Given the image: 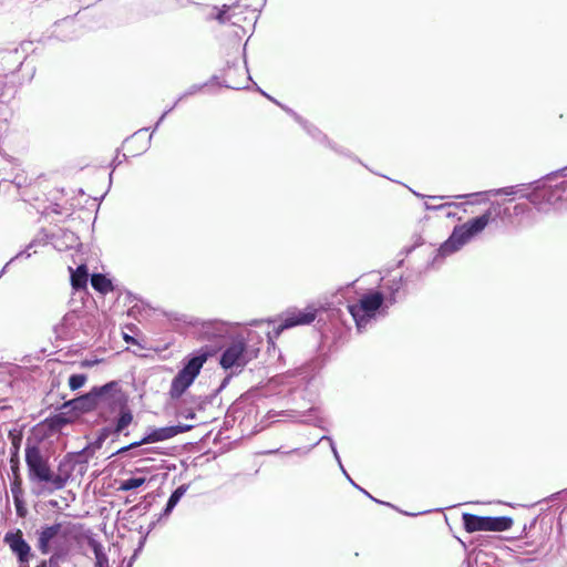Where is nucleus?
Listing matches in <instances>:
<instances>
[{"label":"nucleus","instance_id":"nucleus-1","mask_svg":"<svg viewBox=\"0 0 567 567\" xmlns=\"http://www.w3.org/2000/svg\"><path fill=\"white\" fill-rule=\"evenodd\" d=\"M60 415H69L61 423H50L48 419L35 425H66L73 416L95 411L107 425H130L133 413L128 408V395L118 381H109L102 385H94L86 393L64 401L60 408Z\"/></svg>","mask_w":567,"mask_h":567},{"label":"nucleus","instance_id":"nucleus-2","mask_svg":"<svg viewBox=\"0 0 567 567\" xmlns=\"http://www.w3.org/2000/svg\"><path fill=\"white\" fill-rule=\"evenodd\" d=\"M556 178H548V174L543 178L529 184H518L506 186L502 188H494L486 192H478L474 194H463L455 196L456 198H468L472 196H518L526 198L535 206L538 212H547L546 205H554L564 198L567 192V182H559L553 184Z\"/></svg>","mask_w":567,"mask_h":567},{"label":"nucleus","instance_id":"nucleus-3","mask_svg":"<svg viewBox=\"0 0 567 567\" xmlns=\"http://www.w3.org/2000/svg\"><path fill=\"white\" fill-rule=\"evenodd\" d=\"M499 209V203H493L491 208L486 209L483 214L470 218L461 225H456L447 239L439 248L431 250L433 257L429 260L427 268L440 266L447 256L460 251L467 243L483 233L488 224L498 217Z\"/></svg>","mask_w":567,"mask_h":567},{"label":"nucleus","instance_id":"nucleus-4","mask_svg":"<svg viewBox=\"0 0 567 567\" xmlns=\"http://www.w3.org/2000/svg\"><path fill=\"white\" fill-rule=\"evenodd\" d=\"M258 352L259 349L249 347L247 340L241 334L233 337L219 355L220 367L225 371H230V373L223 378L212 394L197 398L195 404L198 410H203L205 404H213L217 394L229 384L231 378L239 374L249 361L257 358Z\"/></svg>","mask_w":567,"mask_h":567},{"label":"nucleus","instance_id":"nucleus-5","mask_svg":"<svg viewBox=\"0 0 567 567\" xmlns=\"http://www.w3.org/2000/svg\"><path fill=\"white\" fill-rule=\"evenodd\" d=\"M24 461L29 480L37 484L49 485L50 493L64 488L73 471V467L68 471L64 470L65 464L62 461L58 466L59 473H54L50 466L49 456L41 455L38 447L31 441L25 443Z\"/></svg>","mask_w":567,"mask_h":567},{"label":"nucleus","instance_id":"nucleus-6","mask_svg":"<svg viewBox=\"0 0 567 567\" xmlns=\"http://www.w3.org/2000/svg\"><path fill=\"white\" fill-rule=\"evenodd\" d=\"M389 308L385 293L378 288L368 289L355 302L346 305L347 312L351 316L358 333L365 332L378 320L385 318Z\"/></svg>","mask_w":567,"mask_h":567},{"label":"nucleus","instance_id":"nucleus-7","mask_svg":"<svg viewBox=\"0 0 567 567\" xmlns=\"http://www.w3.org/2000/svg\"><path fill=\"white\" fill-rule=\"evenodd\" d=\"M327 440L329 442V445H330V449H331V452L339 465V468L340 471L342 472V474L344 475V477L349 481V483L354 487L357 488L358 491H360L363 495H365L368 498H370L372 502L377 503V504H380V505H384V506H388V507H391L393 508L394 511H398L399 513L405 515V516H411V517H414L416 515H420V513H411V512H406V511H402L400 509L399 507H396L395 505L389 503V502H385V501H381L379 498H375L373 495H371L367 489H364L363 487H361L360 485H358L353 480L352 477L349 475V473L347 472V470L344 468L343 464H342V461H341V457L339 455V452L337 450V446H336V443L334 441L332 440L331 436H328V435H322L320 436L315 443L310 444L309 446H305V447H295L290 451H287V452H281L280 449H274V450H268V451H265L262 452L261 454H266V455H272V454H278V453H281V454H286V455H292V454H296V455H299V456H305L307 455L316 445H318L320 442ZM430 511H424V512H421V514H425V513H429Z\"/></svg>","mask_w":567,"mask_h":567},{"label":"nucleus","instance_id":"nucleus-8","mask_svg":"<svg viewBox=\"0 0 567 567\" xmlns=\"http://www.w3.org/2000/svg\"><path fill=\"white\" fill-rule=\"evenodd\" d=\"M210 352L202 348L187 355L183 367L172 380L169 395L173 400L179 399L194 383Z\"/></svg>","mask_w":567,"mask_h":567},{"label":"nucleus","instance_id":"nucleus-9","mask_svg":"<svg viewBox=\"0 0 567 567\" xmlns=\"http://www.w3.org/2000/svg\"><path fill=\"white\" fill-rule=\"evenodd\" d=\"M70 523L54 522L53 524H43L35 529L37 549L42 555H49L53 549L68 546L71 535Z\"/></svg>","mask_w":567,"mask_h":567},{"label":"nucleus","instance_id":"nucleus-10","mask_svg":"<svg viewBox=\"0 0 567 567\" xmlns=\"http://www.w3.org/2000/svg\"><path fill=\"white\" fill-rule=\"evenodd\" d=\"M189 324L194 328V332L202 341H210L215 348H220L226 340H230L234 336L231 333V324L227 321L219 319H193Z\"/></svg>","mask_w":567,"mask_h":567},{"label":"nucleus","instance_id":"nucleus-11","mask_svg":"<svg viewBox=\"0 0 567 567\" xmlns=\"http://www.w3.org/2000/svg\"><path fill=\"white\" fill-rule=\"evenodd\" d=\"M252 392H247L238 398L227 410L223 425H258L257 406L254 404Z\"/></svg>","mask_w":567,"mask_h":567},{"label":"nucleus","instance_id":"nucleus-12","mask_svg":"<svg viewBox=\"0 0 567 567\" xmlns=\"http://www.w3.org/2000/svg\"><path fill=\"white\" fill-rule=\"evenodd\" d=\"M462 524L467 533L505 532L512 528L514 520L511 516H481L463 513Z\"/></svg>","mask_w":567,"mask_h":567},{"label":"nucleus","instance_id":"nucleus-13","mask_svg":"<svg viewBox=\"0 0 567 567\" xmlns=\"http://www.w3.org/2000/svg\"><path fill=\"white\" fill-rule=\"evenodd\" d=\"M319 313L316 305H308L303 309L290 307L278 316V326L275 327L276 334H280L284 330L299 326H308L312 323Z\"/></svg>","mask_w":567,"mask_h":567},{"label":"nucleus","instance_id":"nucleus-14","mask_svg":"<svg viewBox=\"0 0 567 567\" xmlns=\"http://www.w3.org/2000/svg\"><path fill=\"white\" fill-rule=\"evenodd\" d=\"M62 430L63 427H31L25 443L31 441L32 444L38 447L41 455H48L50 457V455L55 452L56 444H59L60 441L61 444L64 445L63 435H65V433Z\"/></svg>","mask_w":567,"mask_h":567},{"label":"nucleus","instance_id":"nucleus-15","mask_svg":"<svg viewBox=\"0 0 567 567\" xmlns=\"http://www.w3.org/2000/svg\"><path fill=\"white\" fill-rule=\"evenodd\" d=\"M193 427H153L145 433L138 441H134L118 449L115 454H123L126 451L138 447L144 444L157 443L174 437L179 433L187 432Z\"/></svg>","mask_w":567,"mask_h":567},{"label":"nucleus","instance_id":"nucleus-16","mask_svg":"<svg viewBox=\"0 0 567 567\" xmlns=\"http://www.w3.org/2000/svg\"><path fill=\"white\" fill-rule=\"evenodd\" d=\"M264 427H259V430H257L255 427V430L250 431L247 435H245L244 433H239V431H238L239 427H218L217 433L213 437V443L215 445L219 444L220 446L215 452V455L223 454V453L231 450L240 441H243L245 439V436H248V437L252 436V435L257 434Z\"/></svg>","mask_w":567,"mask_h":567},{"label":"nucleus","instance_id":"nucleus-17","mask_svg":"<svg viewBox=\"0 0 567 567\" xmlns=\"http://www.w3.org/2000/svg\"><path fill=\"white\" fill-rule=\"evenodd\" d=\"M3 543L10 548L17 560L33 559L35 554L23 537L21 529L9 530L4 534Z\"/></svg>","mask_w":567,"mask_h":567},{"label":"nucleus","instance_id":"nucleus-18","mask_svg":"<svg viewBox=\"0 0 567 567\" xmlns=\"http://www.w3.org/2000/svg\"><path fill=\"white\" fill-rule=\"evenodd\" d=\"M124 430H127V427H101L100 432L91 439L89 435H85V439L87 440L86 445L78 452L79 457H81L82 462H87L97 450H100L105 442V440L111 434H117L124 433Z\"/></svg>","mask_w":567,"mask_h":567},{"label":"nucleus","instance_id":"nucleus-19","mask_svg":"<svg viewBox=\"0 0 567 567\" xmlns=\"http://www.w3.org/2000/svg\"><path fill=\"white\" fill-rule=\"evenodd\" d=\"M25 60L24 50L18 47L0 49V78L18 71Z\"/></svg>","mask_w":567,"mask_h":567},{"label":"nucleus","instance_id":"nucleus-20","mask_svg":"<svg viewBox=\"0 0 567 567\" xmlns=\"http://www.w3.org/2000/svg\"><path fill=\"white\" fill-rule=\"evenodd\" d=\"M334 298L337 299L336 301L332 300L330 302H324L317 306L319 309V321L327 319L330 320L333 324L340 323L343 326L347 321L344 319L346 313L340 307H338V305L341 303L340 298L338 296Z\"/></svg>","mask_w":567,"mask_h":567},{"label":"nucleus","instance_id":"nucleus-21","mask_svg":"<svg viewBox=\"0 0 567 567\" xmlns=\"http://www.w3.org/2000/svg\"><path fill=\"white\" fill-rule=\"evenodd\" d=\"M328 362V354L320 353L307 363L296 369V374L303 381H310Z\"/></svg>","mask_w":567,"mask_h":567},{"label":"nucleus","instance_id":"nucleus-22","mask_svg":"<svg viewBox=\"0 0 567 567\" xmlns=\"http://www.w3.org/2000/svg\"><path fill=\"white\" fill-rule=\"evenodd\" d=\"M71 286L75 290L85 289L89 281V268L85 264L79 265L75 269L69 267Z\"/></svg>","mask_w":567,"mask_h":567},{"label":"nucleus","instance_id":"nucleus-23","mask_svg":"<svg viewBox=\"0 0 567 567\" xmlns=\"http://www.w3.org/2000/svg\"><path fill=\"white\" fill-rule=\"evenodd\" d=\"M189 488V484H182L177 486L169 495L165 506L159 513L161 517L167 518L173 513L182 497L186 494Z\"/></svg>","mask_w":567,"mask_h":567},{"label":"nucleus","instance_id":"nucleus-24","mask_svg":"<svg viewBox=\"0 0 567 567\" xmlns=\"http://www.w3.org/2000/svg\"><path fill=\"white\" fill-rule=\"evenodd\" d=\"M24 427H11L10 431H9V436L10 439L12 440V444L14 445L16 447V455L11 457V470H12V474H13V478L18 475H20V460H19V455H18V450H19V446H20V440L22 437V430Z\"/></svg>","mask_w":567,"mask_h":567},{"label":"nucleus","instance_id":"nucleus-25","mask_svg":"<svg viewBox=\"0 0 567 567\" xmlns=\"http://www.w3.org/2000/svg\"><path fill=\"white\" fill-rule=\"evenodd\" d=\"M148 130V127H142L124 140V143L136 144V147L133 150V156L141 155L150 148L152 143V134L147 137L146 141L140 142V135L143 132H147Z\"/></svg>","mask_w":567,"mask_h":567},{"label":"nucleus","instance_id":"nucleus-26","mask_svg":"<svg viewBox=\"0 0 567 567\" xmlns=\"http://www.w3.org/2000/svg\"><path fill=\"white\" fill-rule=\"evenodd\" d=\"M92 288L100 293H107L113 289L112 280L104 274L94 272L90 276Z\"/></svg>","mask_w":567,"mask_h":567},{"label":"nucleus","instance_id":"nucleus-27","mask_svg":"<svg viewBox=\"0 0 567 567\" xmlns=\"http://www.w3.org/2000/svg\"><path fill=\"white\" fill-rule=\"evenodd\" d=\"M89 546L95 556L94 567H110L109 556L105 553L103 545L99 540L92 538L89 540Z\"/></svg>","mask_w":567,"mask_h":567},{"label":"nucleus","instance_id":"nucleus-28","mask_svg":"<svg viewBox=\"0 0 567 567\" xmlns=\"http://www.w3.org/2000/svg\"><path fill=\"white\" fill-rule=\"evenodd\" d=\"M238 66V63L237 62H233L230 63L229 61L227 62V69L225 70V74H224V81L223 82H219V76L218 75H213L208 82V84L210 83H216L220 86H224V87H227V89H231V90H240V89H244L245 86H241L240 84L238 83H231L229 81L230 79V70L233 68H237Z\"/></svg>","mask_w":567,"mask_h":567},{"label":"nucleus","instance_id":"nucleus-29","mask_svg":"<svg viewBox=\"0 0 567 567\" xmlns=\"http://www.w3.org/2000/svg\"><path fill=\"white\" fill-rule=\"evenodd\" d=\"M300 125L306 131V133L311 136L315 141H317L320 144L328 145L330 142L329 137L316 125L308 122L307 120H303Z\"/></svg>","mask_w":567,"mask_h":567},{"label":"nucleus","instance_id":"nucleus-30","mask_svg":"<svg viewBox=\"0 0 567 567\" xmlns=\"http://www.w3.org/2000/svg\"><path fill=\"white\" fill-rule=\"evenodd\" d=\"M403 284H404V280H403L402 276H400L399 278H394L393 280H391L389 282V285L386 287L389 293L385 295V300L389 303V307L396 303V301H398L396 295L401 290Z\"/></svg>","mask_w":567,"mask_h":567},{"label":"nucleus","instance_id":"nucleus-31","mask_svg":"<svg viewBox=\"0 0 567 567\" xmlns=\"http://www.w3.org/2000/svg\"><path fill=\"white\" fill-rule=\"evenodd\" d=\"M145 476H132L125 480L120 481V485L117 487L121 492H128L136 489L141 486H143L146 483Z\"/></svg>","mask_w":567,"mask_h":567},{"label":"nucleus","instance_id":"nucleus-32","mask_svg":"<svg viewBox=\"0 0 567 567\" xmlns=\"http://www.w3.org/2000/svg\"><path fill=\"white\" fill-rule=\"evenodd\" d=\"M70 547L63 546L56 549H53L49 555L50 557L47 560L49 567H59L61 561H64L68 554H69Z\"/></svg>","mask_w":567,"mask_h":567},{"label":"nucleus","instance_id":"nucleus-33","mask_svg":"<svg viewBox=\"0 0 567 567\" xmlns=\"http://www.w3.org/2000/svg\"><path fill=\"white\" fill-rule=\"evenodd\" d=\"M10 489L13 497V503H21V499L24 497V492L22 488V480L21 476H16L10 483Z\"/></svg>","mask_w":567,"mask_h":567},{"label":"nucleus","instance_id":"nucleus-34","mask_svg":"<svg viewBox=\"0 0 567 567\" xmlns=\"http://www.w3.org/2000/svg\"><path fill=\"white\" fill-rule=\"evenodd\" d=\"M87 375L85 373H72L69 377L68 383L72 391H76L85 385Z\"/></svg>","mask_w":567,"mask_h":567},{"label":"nucleus","instance_id":"nucleus-35","mask_svg":"<svg viewBox=\"0 0 567 567\" xmlns=\"http://www.w3.org/2000/svg\"><path fill=\"white\" fill-rule=\"evenodd\" d=\"M52 238H54V235L50 237L44 229H41V231L27 245L28 249L31 250L39 246H44L48 240Z\"/></svg>","mask_w":567,"mask_h":567},{"label":"nucleus","instance_id":"nucleus-36","mask_svg":"<svg viewBox=\"0 0 567 567\" xmlns=\"http://www.w3.org/2000/svg\"><path fill=\"white\" fill-rule=\"evenodd\" d=\"M330 150H332L334 153L339 154V155H342V156H346V157H349L355 162H360V159L354 155L352 154L349 150L338 145L337 143L332 142L330 140V142L328 143L327 145Z\"/></svg>","mask_w":567,"mask_h":567},{"label":"nucleus","instance_id":"nucleus-37","mask_svg":"<svg viewBox=\"0 0 567 567\" xmlns=\"http://www.w3.org/2000/svg\"><path fill=\"white\" fill-rule=\"evenodd\" d=\"M176 415L184 420H193L196 417V410L194 406L183 404L177 408Z\"/></svg>","mask_w":567,"mask_h":567},{"label":"nucleus","instance_id":"nucleus-38","mask_svg":"<svg viewBox=\"0 0 567 567\" xmlns=\"http://www.w3.org/2000/svg\"><path fill=\"white\" fill-rule=\"evenodd\" d=\"M207 85H208V82L190 85L183 94L179 95V97L177 99V102H181L182 100H184L188 96L197 94Z\"/></svg>","mask_w":567,"mask_h":567},{"label":"nucleus","instance_id":"nucleus-39","mask_svg":"<svg viewBox=\"0 0 567 567\" xmlns=\"http://www.w3.org/2000/svg\"><path fill=\"white\" fill-rule=\"evenodd\" d=\"M126 159H127L126 154H123L122 158L120 157V150L117 148L116 155L110 164L112 167V172L109 175L110 186L112 185V181H113V172L116 169V167H118L123 163V161H126Z\"/></svg>","mask_w":567,"mask_h":567},{"label":"nucleus","instance_id":"nucleus-40","mask_svg":"<svg viewBox=\"0 0 567 567\" xmlns=\"http://www.w3.org/2000/svg\"><path fill=\"white\" fill-rule=\"evenodd\" d=\"M230 7L227 4H224L221 8L218 9L216 16L214 17L215 20H217L220 24H225L229 21V11Z\"/></svg>","mask_w":567,"mask_h":567},{"label":"nucleus","instance_id":"nucleus-41","mask_svg":"<svg viewBox=\"0 0 567 567\" xmlns=\"http://www.w3.org/2000/svg\"><path fill=\"white\" fill-rule=\"evenodd\" d=\"M463 204H460V203H446V204H440V205H431L429 203H425L424 204V208L425 210H433V212H437V210H441L445 207H451V206H454V207H461Z\"/></svg>","mask_w":567,"mask_h":567},{"label":"nucleus","instance_id":"nucleus-42","mask_svg":"<svg viewBox=\"0 0 567 567\" xmlns=\"http://www.w3.org/2000/svg\"><path fill=\"white\" fill-rule=\"evenodd\" d=\"M63 238L66 240L65 248L73 247L75 244H78V240H79V238L75 235V233H73L71 230L63 231Z\"/></svg>","mask_w":567,"mask_h":567},{"label":"nucleus","instance_id":"nucleus-43","mask_svg":"<svg viewBox=\"0 0 567 567\" xmlns=\"http://www.w3.org/2000/svg\"><path fill=\"white\" fill-rule=\"evenodd\" d=\"M34 252H35V250H33V254ZM31 256H32V251L30 249H28V246H27L23 250H20L19 252H17L10 259V262H16V261L22 260V259H29Z\"/></svg>","mask_w":567,"mask_h":567},{"label":"nucleus","instance_id":"nucleus-44","mask_svg":"<svg viewBox=\"0 0 567 567\" xmlns=\"http://www.w3.org/2000/svg\"><path fill=\"white\" fill-rule=\"evenodd\" d=\"M279 107H281L287 114H289L290 116L293 117V120L300 124L305 118L302 116H300L297 112H295L291 107L282 104L279 102V104H277Z\"/></svg>","mask_w":567,"mask_h":567},{"label":"nucleus","instance_id":"nucleus-45","mask_svg":"<svg viewBox=\"0 0 567 567\" xmlns=\"http://www.w3.org/2000/svg\"><path fill=\"white\" fill-rule=\"evenodd\" d=\"M424 244L423 239L421 237H419L416 239V241L414 243V245L410 246V247H405L403 248V250L401 251V254L405 255V256H409L413 250H415L417 247L422 246Z\"/></svg>","mask_w":567,"mask_h":567},{"label":"nucleus","instance_id":"nucleus-46","mask_svg":"<svg viewBox=\"0 0 567 567\" xmlns=\"http://www.w3.org/2000/svg\"><path fill=\"white\" fill-rule=\"evenodd\" d=\"M123 340L128 344L138 346L141 349H145V347L142 346L135 337L128 333L123 332Z\"/></svg>","mask_w":567,"mask_h":567},{"label":"nucleus","instance_id":"nucleus-47","mask_svg":"<svg viewBox=\"0 0 567 567\" xmlns=\"http://www.w3.org/2000/svg\"><path fill=\"white\" fill-rule=\"evenodd\" d=\"M16 512L19 517H24L27 514L25 501L21 499V503H14Z\"/></svg>","mask_w":567,"mask_h":567},{"label":"nucleus","instance_id":"nucleus-48","mask_svg":"<svg viewBox=\"0 0 567 567\" xmlns=\"http://www.w3.org/2000/svg\"><path fill=\"white\" fill-rule=\"evenodd\" d=\"M557 176H567V165L548 174V178H557Z\"/></svg>","mask_w":567,"mask_h":567},{"label":"nucleus","instance_id":"nucleus-49","mask_svg":"<svg viewBox=\"0 0 567 567\" xmlns=\"http://www.w3.org/2000/svg\"><path fill=\"white\" fill-rule=\"evenodd\" d=\"M164 517H161V515L158 514V516L156 517V519L152 520L146 529L145 533H143L144 535L148 536L152 530H154V528L156 527V525L163 519Z\"/></svg>","mask_w":567,"mask_h":567},{"label":"nucleus","instance_id":"nucleus-50","mask_svg":"<svg viewBox=\"0 0 567 567\" xmlns=\"http://www.w3.org/2000/svg\"><path fill=\"white\" fill-rule=\"evenodd\" d=\"M72 319V316L70 313H66L62 319L61 321L55 326V330L60 329V328H64L66 326H69L70 323V320Z\"/></svg>","mask_w":567,"mask_h":567},{"label":"nucleus","instance_id":"nucleus-51","mask_svg":"<svg viewBox=\"0 0 567 567\" xmlns=\"http://www.w3.org/2000/svg\"><path fill=\"white\" fill-rule=\"evenodd\" d=\"M138 532L142 534V536H141V538H140V540H138V543H137L136 548H138V549L143 550V548H144V546H145V544H146V540H147V537H148V536H146V535H144V534H143V527H142V526L140 527V530H138Z\"/></svg>","mask_w":567,"mask_h":567},{"label":"nucleus","instance_id":"nucleus-52","mask_svg":"<svg viewBox=\"0 0 567 567\" xmlns=\"http://www.w3.org/2000/svg\"><path fill=\"white\" fill-rule=\"evenodd\" d=\"M257 91L262 95L265 96L266 99H268L269 101H271L272 103H275L276 105L279 104V101L276 100L275 97H272L271 95H269L267 92H265L262 89H260L259 86H257Z\"/></svg>","mask_w":567,"mask_h":567},{"label":"nucleus","instance_id":"nucleus-53","mask_svg":"<svg viewBox=\"0 0 567 567\" xmlns=\"http://www.w3.org/2000/svg\"><path fill=\"white\" fill-rule=\"evenodd\" d=\"M32 559H20V560H17L18 563V567H30V561Z\"/></svg>","mask_w":567,"mask_h":567},{"label":"nucleus","instance_id":"nucleus-54","mask_svg":"<svg viewBox=\"0 0 567 567\" xmlns=\"http://www.w3.org/2000/svg\"><path fill=\"white\" fill-rule=\"evenodd\" d=\"M51 210H52V213L58 214V215L62 214V207H61V205H59L56 203L51 206Z\"/></svg>","mask_w":567,"mask_h":567},{"label":"nucleus","instance_id":"nucleus-55","mask_svg":"<svg viewBox=\"0 0 567 567\" xmlns=\"http://www.w3.org/2000/svg\"><path fill=\"white\" fill-rule=\"evenodd\" d=\"M538 522V516L534 517L527 525H528V529H534L536 524Z\"/></svg>","mask_w":567,"mask_h":567},{"label":"nucleus","instance_id":"nucleus-56","mask_svg":"<svg viewBox=\"0 0 567 567\" xmlns=\"http://www.w3.org/2000/svg\"><path fill=\"white\" fill-rule=\"evenodd\" d=\"M213 435V431H209L208 433H206L203 439H202V443L203 444H206L208 442V440L212 437Z\"/></svg>","mask_w":567,"mask_h":567},{"label":"nucleus","instance_id":"nucleus-57","mask_svg":"<svg viewBox=\"0 0 567 567\" xmlns=\"http://www.w3.org/2000/svg\"><path fill=\"white\" fill-rule=\"evenodd\" d=\"M13 262H10V260L2 267L0 270V278L6 274L7 269L12 265Z\"/></svg>","mask_w":567,"mask_h":567},{"label":"nucleus","instance_id":"nucleus-58","mask_svg":"<svg viewBox=\"0 0 567 567\" xmlns=\"http://www.w3.org/2000/svg\"><path fill=\"white\" fill-rule=\"evenodd\" d=\"M515 213L518 214V213H523L525 210V206L522 205V204H517L514 208Z\"/></svg>","mask_w":567,"mask_h":567},{"label":"nucleus","instance_id":"nucleus-59","mask_svg":"<svg viewBox=\"0 0 567 567\" xmlns=\"http://www.w3.org/2000/svg\"><path fill=\"white\" fill-rule=\"evenodd\" d=\"M561 494H567V488H564L557 493H554L550 497L556 498V497L560 496Z\"/></svg>","mask_w":567,"mask_h":567},{"label":"nucleus","instance_id":"nucleus-60","mask_svg":"<svg viewBox=\"0 0 567 567\" xmlns=\"http://www.w3.org/2000/svg\"><path fill=\"white\" fill-rule=\"evenodd\" d=\"M179 102L177 100L174 102V104L171 107H167L164 112H167V115L177 106Z\"/></svg>","mask_w":567,"mask_h":567},{"label":"nucleus","instance_id":"nucleus-61","mask_svg":"<svg viewBox=\"0 0 567 567\" xmlns=\"http://www.w3.org/2000/svg\"><path fill=\"white\" fill-rule=\"evenodd\" d=\"M530 530H532V529H528V525H527V524H524L522 533H523L525 536H527V535H528V533H529Z\"/></svg>","mask_w":567,"mask_h":567},{"label":"nucleus","instance_id":"nucleus-62","mask_svg":"<svg viewBox=\"0 0 567 567\" xmlns=\"http://www.w3.org/2000/svg\"><path fill=\"white\" fill-rule=\"evenodd\" d=\"M166 116H167V112H163V114L159 116V118L156 122L159 123V125H161Z\"/></svg>","mask_w":567,"mask_h":567},{"label":"nucleus","instance_id":"nucleus-63","mask_svg":"<svg viewBox=\"0 0 567 567\" xmlns=\"http://www.w3.org/2000/svg\"><path fill=\"white\" fill-rule=\"evenodd\" d=\"M37 567H49L48 563L45 559H42L38 565Z\"/></svg>","mask_w":567,"mask_h":567},{"label":"nucleus","instance_id":"nucleus-64","mask_svg":"<svg viewBox=\"0 0 567 567\" xmlns=\"http://www.w3.org/2000/svg\"><path fill=\"white\" fill-rule=\"evenodd\" d=\"M262 322H264V320H252L248 324L249 326H257V324L262 323Z\"/></svg>","mask_w":567,"mask_h":567}]
</instances>
